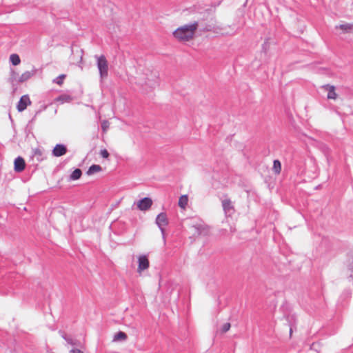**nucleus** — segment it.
<instances>
[{
    "mask_svg": "<svg viewBox=\"0 0 353 353\" xmlns=\"http://www.w3.org/2000/svg\"><path fill=\"white\" fill-rule=\"evenodd\" d=\"M199 23L196 21L191 24H185L177 28L173 32V37L181 43H187L192 41L198 29Z\"/></svg>",
    "mask_w": 353,
    "mask_h": 353,
    "instance_id": "1",
    "label": "nucleus"
},
{
    "mask_svg": "<svg viewBox=\"0 0 353 353\" xmlns=\"http://www.w3.org/2000/svg\"><path fill=\"white\" fill-rule=\"evenodd\" d=\"M158 76L152 71L147 70L139 77V81L142 85L153 86L157 83Z\"/></svg>",
    "mask_w": 353,
    "mask_h": 353,
    "instance_id": "2",
    "label": "nucleus"
},
{
    "mask_svg": "<svg viewBox=\"0 0 353 353\" xmlns=\"http://www.w3.org/2000/svg\"><path fill=\"white\" fill-rule=\"evenodd\" d=\"M97 67L99 70L101 77L102 79L107 77L108 74V63L107 59L103 55L98 57Z\"/></svg>",
    "mask_w": 353,
    "mask_h": 353,
    "instance_id": "3",
    "label": "nucleus"
},
{
    "mask_svg": "<svg viewBox=\"0 0 353 353\" xmlns=\"http://www.w3.org/2000/svg\"><path fill=\"white\" fill-rule=\"evenodd\" d=\"M31 101L28 94L23 95L17 103V108L19 112H23L28 105H31Z\"/></svg>",
    "mask_w": 353,
    "mask_h": 353,
    "instance_id": "4",
    "label": "nucleus"
},
{
    "mask_svg": "<svg viewBox=\"0 0 353 353\" xmlns=\"http://www.w3.org/2000/svg\"><path fill=\"white\" fill-rule=\"evenodd\" d=\"M138 268L137 272L141 273L143 270H147L149 268V260L148 256L145 255H141L138 258Z\"/></svg>",
    "mask_w": 353,
    "mask_h": 353,
    "instance_id": "5",
    "label": "nucleus"
},
{
    "mask_svg": "<svg viewBox=\"0 0 353 353\" xmlns=\"http://www.w3.org/2000/svg\"><path fill=\"white\" fill-rule=\"evenodd\" d=\"M152 205V201L150 198L145 197L137 203V208L141 210L145 211L150 208Z\"/></svg>",
    "mask_w": 353,
    "mask_h": 353,
    "instance_id": "6",
    "label": "nucleus"
},
{
    "mask_svg": "<svg viewBox=\"0 0 353 353\" xmlns=\"http://www.w3.org/2000/svg\"><path fill=\"white\" fill-rule=\"evenodd\" d=\"M37 73V69L32 68L30 70H27L23 72L19 78V82L23 83L27 81L32 77H34Z\"/></svg>",
    "mask_w": 353,
    "mask_h": 353,
    "instance_id": "7",
    "label": "nucleus"
},
{
    "mask_svg": "<svg viewBox=\"0 0 353 353\" xmlns=\"http://www.w3.org/2000/svg\"><path fill=\"white\" fill-rule=\"evenodd\" d=\"M26 168V162L24 159L19 157L14 160V171L17 172H22Z\"/></svg>",
    "mask_w": 353,
    "mask_h": 353,
    "instance_id": "8",
    "label": "nucleus"
},
{
    "mask_svg": "<svg viewBox=\"0 0 353 353\" xmlns=\"http://www.w3.org/2000/svg\"><path fill=\"white\" fill-rule=\"evenodd\" d=\"M67 152V148L63 144H57L52 150V154L59 157L64 155Z\"/></svg>",
    "mask_w": 353,
    "mask_h": 353,
    "instance_id": "9",
    "label": "nucleus"
},
{
    "mask_svg": "<svg viewBox=\"0 0 353 353\" xmlns=\"http://www.w3.org/2000/svg\"><path fill=\"white\" fill-rule=\"evenodd\" d=\"M323 88L327 91V99L335 100L337 98V94L335 91L336 88L332 85H325L323 86Z\"/></svg>",
    "mask_w": 353,
    "mask_h": 353,
    "instance_id": "10",
    "label": "nucleus"
},
{
    "mask_svg": "<svg viewBox=\"0 0 353 353\" xmlns=\"http://www.w3.org/2000/svg\"><path fill=\"white\" fill-rule=\"evenodd\" d=\"M336 29L341 30L344 33L353 32V23H345L336 26Z\"/></svg>",
    "mask_w": 353,
    "mask_h": 353,
    "instance_id": "11",
    "label": "nucleus"
},
{
    "mask_svg": "<svg viewBox=\"0 0 353 353\" xmlns=\"http://www.w3.org/2000/svg\"><path fill=\"white\" fill-rule=\"evenodd\" d=\"M156 223L159 225V228L165 226L168 224V219H167L166 214L165 213L159 214L156 219Z\"/></svg>",
    "mask_w": 353,
    "mask_h": 353,
    "instance_id": "12",
    "label": "nucleus"
},
{
    "mask_svg": "<svg viewBox=\"0 0 353 353\" xmlns=\"http://www.w3.org/2000/svg\"><path fill=\"white\" fill-rule=\"evenodd\" d=\"M72 100V97L68 94H61L54 99L55 102L60 103L61 104L65 103H70Z\"/></svg>",
    "mask_w": 353,
    "mask_h": 353,
    "instance_id": "13",
    "label": "nucleus"
},
{
    "mask_svg": "<svg viewBox=\"0 0 353 353\" xmlns=\"http://www.w3.org/2000/svg\"><path fill=\"white\" fill-rule=\"evenodd\" d=\"M188 203V195L184 194L179 197V206L183 209L185 210Z\"/></svg>",
    "mask_w": 353,
    "mask_h": 353,
    "instance_id": "14",
    "label": "nucleus"
},
{
    "mask_svg": "<svg viewBox=\"0 0 353 353\" xmlns=\"http://www.w3.org/2000/svg\"><path fill=\"white\" fill-rule=\"evenodd\" d=\"M222 205L224 211L228 213L233 210L232 201L230 199H225L222 201Z\"/></svg>",
    "mask_w": 353,
    "mask_h": 353,
    "instance_id": "15",
    "label": "nucleus"
},
{
    "mask_svg": "<svg viewBox=\"0 0 353 353\" xmlns=\"http://www.w3.org/2000/svg\"><path fill=\"white\" fill-rule=\"evenodd\" d=\"M102 170V168L99 165H91L86 174L89 176L94 174V173L99 172Z\"/></svg>",
    "mask_w": 353,
    "mask_h": 353,
    "instance_id": "16",
    "label": "nucleus"
},
{
    "mask_svg": "<svg viewBox=\"0 0 353 353\" xmlns=\"http://www.w3.org/2000/svg\"><path fill=\"white\" fill-rule=\"evenodd\" d=\"M82 172L79 168L75 169L70 174V179L71 181L78 180L81 178Z\"/></svg>",
    "mask_w": 353,
    "mask_h": 353,
    "instance_id": "17",
    "label": "nucleus"
},
{
    "mask_svg": "<svg viewBox=\"0 0 353 353\" xmlns=\"http://www.w3.org/2000/svg\"><path fill=\"white\" fill-rule=\"evenodd\" d=\"M127 338V334L125 332L120 331L114 334L113 341H125Z\"/></svg>",
    "mask_w": 353,
    "mask_h": 353,
    "instance_id": "18",
    "label": "nucleus"
},
{
    "mask_svg": "<svg viewBox=\"0 0 353 353\" xmlns=\"http://www.w3.org/2000/svg\"><path fill=\"white\" fill-rule=\"evenodd\" d=\"M10 61L13 65H18L21 63V59L17 54H12L10 56Z\"/></svg>",
    "mask_w": 353,
    "mask_h": 353,
    "instance_id": "19",
    "label": "nucleus"
},
{
    "mask_svg": "<svg viewBox=\"0 0 353 353\" xmlns=\"http://www.w3.org/2000/svg\"><path fill=\"white\" fill-rule=\"evenodd\" d=\"M273 170L276 174H279L281 171V163L279 160H274L273 162Z\"/></svg>",
    "mask_w": 353,
    "mask_h": 353,
    "instance_id": "20",
    "label": "nucleus"
},
{
    "mask_svg": "<svg viewBox=\"0 0 353 353\" xmlns=\"http://www.w3.org/2000/svg\"><path fill=\"white\" fill-rule=\"evenodd\" d=\"M110 127V122L108 120H103L101 122V128L104 133H105Z\"/></svg>",
    "mask_w": 353,
    "mask_h": 353,
    "instance_id": "21",
    "label": "nucleus"
},
{
    "mask_svg": "<svg viewBox=\"0 0 353 353\" xmlns=\"http://www.w3.org/2000/svg\"><path fill=\"white\" fill-rule=\"evenodd\" d=\"M65 78V74H61L54 80V82L57 85H61L63 83V80Z\"/></svg>",
    "mask_w": 353,
    "mask_h": 353,
    "instance_id": "22",
    "label": "nucleus"
},
{
    "mask_svg": "<svg viewBox=\"0 0 353 353\" xmlns=\"http://www.w3.org/2000/svg\"><path fill=\"white\" fill-rule=\"evenodd\" d=\"M230 327H231V325L230 323H225V324L223 325V326L221 327L222 332L225 333V332H228L230 329Z\"/></svg>",
    "mask_w": 353,
    "mask_h": 353,
    "instance_id": "23",
    "label": "nucleus"
},
{
    "mask_svg": "<svg viewBox=\"0 0 353 353\" xmlns=\"http://www.w3.org/2000/svg\"><path fill=\"white\" fill-rule=\"evenodd\" d=\"M101 155L104 159H108L109 157V152L106 149H103L101 150Z\"/></svg>",
    "mask_w": 353,
    "mask_h": 353,
    "instance_id": "24",
    "label": "nucleus"
},
{
    "mask_svg": "<svg viewBox=\"0 0 353 353\" xmlns=\"http://www.w3.org/2000/svg\"><path fill=\"white\" fill-rule=\"evenodd\" d=\"M70 353H83L81 350L74 348L70 351Z\"/></svg>",
    "mask_w": 353,
    "mask_h": 353,
    "instance_id": "25",
    "label": "nucleus"
},
{
    "mask_svg": "<svg viewBox=\"0 0 353 353\" xmlns=\"http://www.w3.org/2000/svg\"><path fill=\"white\" fill-rule=\"evenodd\" d=\"M292 329H290V336L292 335Z\"/></svg>",
    "mask_w": 353,
    "mask_h": 353,
    "instance_id": "26",
    "label": "nucleus"
},
{
    "mask_svg": "<svg viewBox=\"0 0 353 353\" xmlns=\"http://www.w3.org/2000/svg\"><path fill=\"white\" fill-rule=\"evenodd\" d=\"M69 343L72 345H74V343H72V341H69Z\"/></svg>",
    "mask_w": 353,
    "mask_h": 353,
    "instance_id": "27",
    "label": "nucleus"
}]
</instances>
